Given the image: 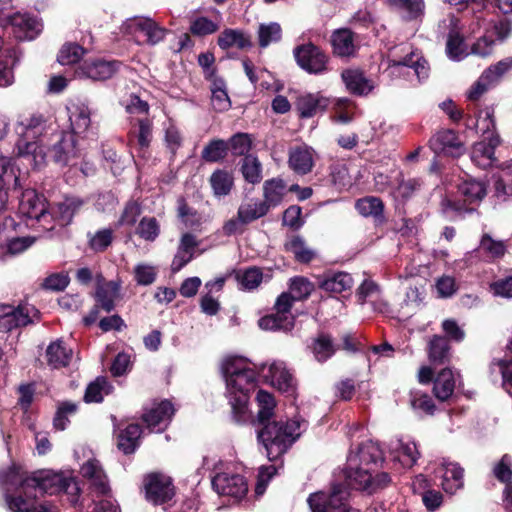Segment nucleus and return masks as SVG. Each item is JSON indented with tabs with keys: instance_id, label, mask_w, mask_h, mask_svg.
Listing matches in <instances>:
<instances>
[{
	"instance_id": "nucleus-1",
	"label": "nucleus",
	"mask_w": 512,
	"mask_h": 512,
	"mask_svg": "<svg viewBox=\"0 0 512 512\" xmlns=\"http://www.w3.org/2000/svg\"><path fill=\"white\" fill-rule=\"evenodd\" d=\"M3 482L6 485L18 486L15 495L6 491L5 500L11 512H55L51 505L44 503L36 505L34 501L36 494L33 497L30 496L31 490L48 495L63 492L71 497V502H75L80 493L78 482L74 477L52 470L37 471L31 476L23 477L20 469L13 466L3 477Z\"/></svg>"
},
{
	"instance_id": "nucleus-2",
	"label": "nucleus",
	"mask_w": 512,
	"mask_h": 512,
	"mask_svg": "<svg viewBox=\"0 0 512 512\" xmlns=\"http://www.w3.org/2000/svg\"><path fill=\"white\" fill-rule=\"evenodd\" d=\"M221 373L226 385L225 396L232 410V418L238 424L251 420L248 407L249 395L257 384L258 374L254 364L242 356H227L221 362Z\"/></svg>"
},
{
	"instance_id": "nucleus-3",
	"label": "nucleus",
	"mask_w": 512,
	"mask_h": 512,
	"mask_svg": "<svg viewBox=\"0 0 512 512\" xmlns=\"http://www.w3.org/2000/svg\"><path fill=\"white\" fill-rule=\"evenodd\" d=\"M382 459L383 451L378 443L367 441L361 444L357 452H351L348 456L345 472L347 486L368 494L386 487L391 481L389 474L380 472L373 475L368 467Z\"/></svg>"
},
{
	"instance_id": "nucleus-4",
	"label": "nucleus",
	"mask_w": 512,
	"mask_h": 512,
	"mask_svg": "<svg viewBox=\"0 0 512 512\" xmlns=\"http://www.w3.org/2000/svg\"><path fill=\"white\" fill-rule=\"evenodd\" d=\"M306 427V421L300 418L274 421L258 431L257 439L265 448L268 459L273 461L288 451Z\"/></svg>"
},
{
	"instance_id": "nucleus-5",
	"label": "nucleus",
	"mask_w": 512,
	"mask_h": 512,
	"mask_svg": "<svg viewBox=\"0 0 512 512\" xmlns=\"http://www.w3.org/2000/svg\"><path fill=\"white\" fill-rule=\"evenodd\" d=\"M19 218L25 219L26 227L39 224L44 230H52V214L47 210L46 201L34 189H25L19 202Z\"/></svg>"
},
{
	"instance_id": "nucleus-6",
	"label": "nucleus",
	"mask_w": 512,
	"mask_h": 512,
	"mask_svg": "<svg viewBox=\"0 0 512 512\" xmlns=\"http://www.w3.org/2000/svg\"><path fill=\"white\" fill-rule=\"evenodd\" d=\"M349 495L346 485L337 483L328 491L310 494L307 503L311 512H359L347 503Z\"/></svg>"
},
{
	"instance_id": "nucleus-7",
	"label": "nucleus",
	"mask_w": 512,
	"mask_h": 512,
	"mask_svg": "<svg viewBox=\"0 0 512 512\" xmlns=\"http://www.w3.org/2000/svg\"><path fill=\"white\" fill-rule=\"evenodd\" d=\"M458 192L464 198L463 202L448 197L441 201L442 212L449 217L462 212L473 211V208H469L468 205L481 201L486 195V188L480 181L466 180L459 185Z\"/></svg>"
},
{
	"instance_id": "nucleus-8",
	"label": "nucleus",
	"mask_w": 512,
	"mask_h": 512,
	"mask_svg": "<svg viewBox=\"0 0 512 512\" xmlns=\"http://www.w3.org/2000/svg\"><path fill=\"white\" fill-rule=\"evenodd\" d=\"M145 498L154 505H162L170 501L174 495V486L169 476L163 473H150L143 480Z\"/></svg>"
},
{
	"instance_id": "nucleus-9",
	"label": "nucleus",
	"mask_w": 512,
	"mask_h": 512,
	"mask_svg": "<svg viewBox=\"0 0 512 512\" xmlns=\"http://www.w3.org/2000/svg\"><path fill=\"white\" fill-rule=\"evenodd\" d=\"M431 150L438 157L460 158L466 148L458 134L452 129H442L429 140Z\"/></svg>"
},
{
	"instance_id": "nucleus-10",
	"label": "nucleus",
	"mask_w": 512,
	"mask_h": 512,
	"mask_svg": "<svg viewBox=\"0 0 512 512\" xmlns=\"http://www.w3.org/2000/svg\"><path fill=\"white\" fill-rule=\"evenodd\" d=\"M294 56L297 64L310 74H321L327 70L328 56L312 43L297 46Z\"/></svg>"
},
{
	"instance_id": "nucleus-11",
	"label": "nucleus",
	"mask_w": 512,
	"mask_h": 512,
	"mask_svg": "<svg viewBox=\"0 0 512 512\" xmlns=\"http://www.w3.org/2000/svg\"><path fill=\"white\" fill-rule=\"evenodd\" d=\"M38 316V311L29 304L13 307L0 305V331H10L14 328L25 326L33 322Z\"/></svg>"
},
{
	"instance_id": "nucleus-12",
	"label": "nucleus",
	"mask_w": 512,
	"mask_h": 512,
	"mask_svg": "<svg viewBox=\"0 0 512 512\" xmlns=\"http://www.w3.org/2000/svg\"><path fill=\"white\" fill-rule=\"evenodd\" d=\"M213 489L221 496H227L239 501L248 492L245 478L239 474L228 472L217 473L212 479Z\"/></svg>"
},
{
	"instance_id": "nucleus-13",
	"label": "nucleus",
	"mask_w": 512,
	"mask_h": 512,
	"mask_svg": "<svg viewBox=\"0 0 512 512\" xmlns=\"http://www.w3.org/2000/svg\"><path fill=\"white\" fill-rule=\"evenodd\" d=\"M490 182L493 185L494 197L499 202H505L512 197V162L491 165Z\"/></svg>"
},
{
	"instance_id": "nucleus-14",
	"label": "nucleus",
	"mask_w": 512,
	"mask_h": 512,
	"mask_svg": "<svg viewBox=\"0 0 512 512\" xmlns=\"http://www.w3.org/2000/svg\"><path fill=\"white\" fill-rule=\"evenodd\" d=\"M313 288V284L306 278L295 277L290 281L289 292H284L277 298L275 307L281 312H289L293 302L309 297Z\"/></svg>"
},
{
	"instance_id": "nucleus-15",
	"label": "nucleus",
	"mask_w": 512,
	"mask_h": 512,
	"mask_svg": "<svg viewBox=\"0 0 512 512\" xmlns=\"http://www.w3.org/2000/svg\"><path fill=\"white\" fill-rule=\"evenodd\" d=\"M81 475L88 480L94 493L107 496L110 493V485L105 471L100 462L91 458L81 466Z\"/></svg>"
},
{
	"instance_id": "nucleus-16",
	"label": "nucleus",
	"mask_w": 512,
	"mask_h": 512,
	"mask_svg": "<svg viewBox=\"0 0 512 512\" xmlns=\"http://www.w3.org/2000/svg\"><path fill=\"white\" fill-rule=\"evenodd\" d=\"M387 448L391 459L406 468L412 467L420 455L416 443L410 439H391Z\"/></svg>"
},
{
	"instance_id": "nucleus-17",
	"label": "nucleus",
	"mask_w": 512,
	"mask_h": 512,
	"mask_svg": "<svg viewBox=\"0 0 512 512\" xmlns=\"http://www.w3.org/2000/svg\"><path fill=\"white\" fill-rule=\"evenodd\" d=\"M174 412L171 402L164 400L147 409L142 419L151 432H162L168 426Z\"/></svg>"
},
{
	"instance_id": "nucleus-18",
	"label": "nucleus",
	"mask_w": 512,
	"mask_h": 512,
	"mask_svg": "<svg viewBox=\"0 0 512 512\" xmlns=\"http://www.w3.org/2000/svg\"><path fill=\"white\" fill-rule=\"evenodd\" d=\"M264 376L267 382L279 391L289 393L290 395L294 393L296 387L295 379L284 362L274 361L270 363Z\"/></svg>"
},
{
	"instance_id": "nucleus-19",
	"label": "nucleus",
	"mask_w": 512,
	"mask_h": 512,
	"mask_svg": "<svg viewBox=\"0 0 512 512\" xmlns=\"http://www.w3.org/2000/svg\"><path fill=\"white\" fill-rule=\"evenodd\" d=\"M131 32L140 33L146 38V42L155 45L162 41L166 35V29L159 26L154 20L146 17H135L128 23Z\"/></svg>"
},
{
	"instance_id": "nucleus-20",
	"label": "nucleus",
	"mask_w": 512,
	"mask_h": 512,
	"mask_svg": "<svg viewBox=\"0 0 512 512\" xmlns=\"http://www.w3.org/2000/svg\"><path fill=\"white\" fill-rule=\"evenodd\" d=\"M437 474L446 493L454 494L463 487V469L457 463L443 460Z\"/></svg>"
},
{
	"instance_id": "nucleus-21",
	"label": "nucleus",
	"mask_w": 512,
	"mask_h": 512,
	"mask_svg": "<svg viewBox=\"0 0 512 512\" xmlns=\"http://www.w3.org/2000/svg\"><path fill=\"white\" fill-rule=\"evenodd\" d=\"M13 33L20 40H32L41 31L42 25L35 18L28 14H14L10 18Z\"/></svg>"
},
{
	"instance_id": "nucleus-22",
	"label": "nucleus",
	"mask_w": 512,
	"mask_h": 512,
	"mask_svg": "<svg viewBox=\"0 0 512 512\" xmlns=\"http://www.w3.org/2000/svg\"><path fill=\"white\" fill-rule=\"evenodd\" d=\"M46 122L40 113H23L18 117L15 131L17 135L38 138L46 128Z\"/></svg>"
},
{
	"instance_id": "nucleus-23",
	"label": "nucleus",
	"mask_w": 512,
	"mask_h": 512,
	"mask_svg": "<svg viewBox=\"0 0 512 512\" xmlns=\"http://www.w3.org/2000/svg\"><path fill=\"white\" fill-rule=\"evenodd\" d=\"M12 157L26 158L28 160H43L46 157L44 147L38 138L17 135L12 151Z\"/></svg>"
},
{
	"instance_id": "nucleus-24",
	"label": "nucleus",
	"mask_w": 512,
	"mask_h": 512,
	"mask_svg": "<svg viewBox=\"0 0 512 512\" xmlns=\"http://www.w3.org/2000/svg\"><path fill=\"white\" fill-rule=\"evenodd\" d=\"M199 242L196 237L190 233H184L179 241V245L171 263L172 272H179L186 266L195 255V250Z\"/></svg>"
},
{
	"instance_id": "nucleus-25",
	"label": "nucleus",
	"mask_w": 512,
	"mask_h": 512,
	"mask_svg": "<svg viewBox=\"0 0 512 512\" xmlns=\"http://www.w3.org/2000/svg\"><path fill=\"white\" fill-rule=\"evenodd\" d=\"M341 78L347 90L357 96L368 95L375 87L374 82L358 69L344 70Z\"/></svg>"
},
{
	"instance_id": "nucleus-26",
	"label": "nucleus",
	"mask_w": 512,
	"mask_h": 512,
	"mask_svg": "<svg viewBox=\"0 0 512 512\" xmlns=\"http://www.w3.org/2000/svg\"><path fill=\"white\" fill-rule=\"evenodd\" d=\"M357 298L361 305L370 303L376 312L384 313L388 310L387 303L381 298L379 286L372 280L366 279L357 289Z\"/></svg>"
},
{
	"instance_id": "nucleus-27",
	"label": "nucleus",
	"mask_w": 512,
	"mask_h": 512,
	"mask_svg": "<svg viewBox=\"0 0 512 512\" xmlns=\"http://www.w3.org/2000/svg\"><path fill=\"white\" fill-rule=\"evenodd\" d=\"M331 44L333 53L341 58L354 56L358 49L355 34L347 28L334 31Z\"/></svg>"
},
{
	"instance_id": "nucleus-28",
	"label": "nucleus",
	"mask_w": 512,
	"mask_h": 512,
	"mask_svg": "<svg viewBox=\"0 0 512 512\" xmlns=\"http://www.w3.org/2000/svg\"><path fill=\"white\" fill-rule=\"evenodd\" d=\"M329 105V100L319 93L300 95L295 103L296 110L301 118H311L323 112Z\"/></svg>"
},
{
	"instance_id": "nucleus-29",
	"label": "nucleus",
	"mask_w": 512,
	"mask_h": 512,
	"mask_svg": "<svg viewBox=\"0 0 512 512\" xmlns=\"http://www.w3.org/2000/svg\"><path fill=\"white\" fill-rule=\"evenodd\" d=\"M120 282L117 281H104L102 277L98 279L95 298L98 306L106 312L114 309L115 300L119 296Z\"/></svg>"
},
{
	"instance_id": "nucleus-30",
	"label": "nucleus",
	"mask_w": 512,
	"mask_h": 512,
	"mask_svg": "<svg viewBox=\"0 0 512 512\" xmlns=\"http://www.w3.org/2000/svg\"><path fill=\"white\" fill-rule=\"evenodd\" d=\"M287 193V185L280 178H272L266 180L263 184V200L262 202L270 211L279 206Z\"/></svg>"
},
{
	"instance_id": "nucleus-31",
	"label": "nucleus",
	"mask_w": 512,
	"mask_h": 512,
	"mask_svg": "<svg viewBox=\"0 0 512 512\" xmlns=\"http://www.w3.org/2000/svg\"><path fill=\"white\" fill-rule=\"evenodd\" d=\"M84 201L76 196L65 197L63 201L56 204L52 209V222L58 221L61 225H67L71 222L74 214L81 208Z\"/></svg>"
},
{
	"instance_id": "nucleus-32",
	"label": "nucleus",
	"mask_w": 512,
	"mask_h": 512,
	"mask_svg": "<svg viewBox=\"0 0 512 512\" xmlns=\"http://www.w3.org/2000/svg\"><path fill=\"white\" fill-rule=\"evenodd\" d=\"M456 374L449 368L441 370L434 379L433 393L440 401L448 400L456 387Z\"/></svg>"
},
{
	"instance_id": "nucleus-33",
	"label": "nucleus",
	"mask_w": 512,
	"mask_h": 512,
	"mask_svg": "<svg viewBox=\"0 0 512 512\" xmlns=\"http://www.w3.org/2000/svg\"><path fill=\"white\" fill-rule=\"evenodd\" d=\"M319 286L328 292L342 293L352 288L353 278L346 272H329L323 275Z\"/></svg>"
},
{
	"instance_id": "nucleus-34",
	"label": "nucleus",
	"mask_w": 512,
	"mask_h": 512,
	"mask_svg": "<svg viewBox=\"0 0 512 512\" xmlns=\"http://www.w3.org/2000/svg\"><path fill=\"white\" fill-rule=\"evenodd\" d=\"M120 63L117 61L96 60L85 63L83 73L92 80L103 81L111 78L117 71Z\"/></svg>"
},
{
	"instance_id": "nucleus-35",
	"label": "nucleus",
	"mask_w": 512,
	"mask_h": 512,
	"mask_svg": "<svg viewBox=\"0 0 512 512\" xmlns=\"http://www.w3.org/2000/svg\"><path fill=\"white\" fill-rule=\"evenodd\" d=\"M72 354V349L67 347L61 339H57L46 349L47 363L52 368L65 367L70 363Z\"/></svg>"
},
{
	"instance_id": "nucleus-36",
	"label": "nucleus",
	"mask_w": 512,
	"mask_h": 512,
	"mask_svg": "<svg viewBox=\"0 0 512 512\" xmlns=\"http://www.w3.org/2000/svg\"><path fill=\"white\" fill-rule=\"evenodd\" d=\"M276 313L262 317L258 325L262 330L267 331H290L294 326V317L289 312H281L276 307Z\"/></svg>"
},
{
	"instance_id": "nucleus-37",
	"label": "nucleus",
	"mask_w": 512,
	"mask_h": 512,
	"mask_svg": "<svg viewBox=\"0 0 512 512\" xmlns=\"http://www.w3.org/2000/svg\"><path fill=\"white\" fill-rule=\"evenodd\" d=\"M26 176L27 172L21 170L18 162H0V181L8 189L11 186L14 188L22 187V182Z\"/></svg>"
},
{
	"instance_id": "nucleus-38",
	"label": "nucleus",
	"mask_w": 512,
	"mask_h": 512,
	"mask_svg": "<svg viewBox=\"0 0 512 512\" xmlns=\"http://www.w3.org/2000/svg\"><path fill=\"white\" fill-rule=\"evenodd\" d=\"M218 45L222 49H228L236 46L239 49H245L252 46L250 37L241 30L225 29L218 37Z\"/></svg>"
},
{
	"instance_id": "nucleus-39",
	"label": "nucleus",
	"mask_w": 512,
	"mask_h": 512,
	"mask_svg": "<svg viewBox=\"0 0 512 512\" xmlns=\"http://www.w3.org/2000/svg\"><path fill=\"white\" fill-rule=\"evenodd\" d=\"M142 430L138 424H129L118 435V447L125 454H130L135 451L139 444V439Z\"/></svg>"
},
{
	"instance_id": "nucleus-40",
	"label": "nucleus",
	"mask_w": 512,
	"mask_h": 512,
	"mask_svg": "<svg viewBox=\"0 0 512 512\" xmlns=\"http://www.w3.org/2000/svg\"><path fill=\"white\" fill-rule=\"evenodd\" d=\"M235 279L241 290L251 291L259 287L264 280V274L257 267H250L237 271L235 273Z\"/></svg>"
},
{
	"instance_id": "nucleus-41",
	"label": "nucleus",
	"mask_w": 512,
	"mask_h": 512,
	"mask_svg": "<svg viewBox=\"0 0 512 512\" xmlns=\"http://www.w3.org/2000/svg\"><path fill=\"white\" fill-rule=\"evenodd\" d=\"M390 7L403 13L407 20H413L424 12L423 0H387Z\"/></svg>"
},
{
	"instance_id": "nucleus-42",
	"label": "nucleus",
	"mask_w": 512,
	"mask_h": 512,
	"mask_svg": "<svg viewBox=\"0 0 512 512\" xmlns=\"http://www.w3.org/2000/svg\"><path fill=\"white\" fill-rule=\"evenodd\" d=\"M479 250L489 259H499L505 255L507 247L504 241L494 239L485 233L481 237Z\"/></svg>"
},
{
	"instance_id": "nucleus-43",
	"label": "nucleus",
	"mask_w": 512,
	"mask_h": 512,
	"mask_svg": "<svg viewBox=\"0 0 512 512\" xmlns=\"http://www.w3.org/2000/svg\"><path fill=\"white\" fill-rule=\"evenodd\" d=\"M268 212V208L262 201L252 199L240 205L238 209V216L242 219V222H246L248 224L265 216Z\"/></svg>"
},
{
	"instance_id": "nucleus-44",
	"label": "nucleus",
	"mask_w": 512,
	"mask_h": 512,
	"mask_svg": "<svg viewBox=\"0 0 512 512\" xmlns=\"http://www.w3.org/2000/svg\"><path fill=\"white\" fill-rule=\"evenodd\" d=\"M112 385L104 377H98L94 382L90 383L86 389L84 400L87 403H99L105 395L112 392Z\"/></svg>"
},
{
	"instance_id": "nucleus-45",
	"label": "nucleus",
	"mask_w": 512,
	"mask_h": 512,
	"mask_svg": "<svg viewBox=\"0 0 512 512\" xmlns=\"http://www.w3.org/2000/svg\"><path fill=\"white\" fill-rule=\"evenodd\" d=\"M69 120L74 133L85 132L91 123L88 107L85 105L74 106L70 111Z\"/></svg>"
},
{
	"instance_id": "nucleus-46",
	"label": "nucleus",
	"mask_w": 512,
	"mask_h": 512,
	"mask_svg": "<svg viewBox=\"0 0 512 512\" xmlns=\"http://www.w3.org/2000/svg\"><path fill=\"white\" fill-rule=\"evenodd\" d=\"M281 37L282 29L278 23L260 24L258 28V43L261 48H266L270 44L280 41Z\"/></svg>"
},
{
	"instance_id": "nucleus-47",
	"label": "nucleus",
	"mask_w": 512,
	"mask_h": 512,
	"mask_svg": "<svg viewBox=\"0 0 512 512\" xmlns=\"http://www.w3.org/2000/svg\"><path fill=\"white\" fill-rule=\"evenodd\" d=\"M286 249L291 252L297 261L307 263L311 261L316 253L310 249L301 237L295 236L285 244Z\"/></svg>"
},
{
	"instance_id": "nucleus-48",
	"label": "nucleus",
	"mask_w": 512,
	"mask_h": 512,
	"mask_svg": "<svg viewBox=\"0 0 512 512\" xmlns=\"http://www.w3.org/2000/svg\"><path fill=\"white\" fill-rule=\"evenodd\" d=\"M226 142L228 143V151L230 150L234 157L245 156L247 158V154L252 147V137L248 133H236Z\"/></svg>"
},
{
	"instance_id": "nucleus-49",
	"label": "nucleus",
	"mask_w": 512,
	"mask_h": 512,
	"mask_svg": "<svg viewBox=\"0 0 512 512\" xmlns=\"http://www.w3.org/2000/svg\"><path fill=\"white\" fill-rule=\"evenodd\" d=\"M54 158L56 160H67L70 158H77L75 148V139L73 135L64 134L61 139L54 145Z\"/></svg>"
},
{
	"instance_id": "nucleus-50",
	"label": "nucleus",
	"mask_w": 512,
	"mask_h": 512,
	"mask_svg": "<svg viewBox=\"0 0 512 512\" xmlns=\"http://www.w3.org/2000/svg\"><path fill=\"white\" fill-rule=\"evenodd\" d=\"M211 104L214 110L218 112L227 111L230 106V98L225 89V84L222 80H216L211 88Z\"/></svg>"
},
{
	"instance_id": "nucleus-51",
	"label": "nucleus",
	"mask_w": 512,
	"mask_h": 512,
	"mask_svg": "<svg viewBox=\"0 0 512 512\" xmlns=\"http://www.w3.org/2000/svg\"><path fill=\"white\" fill-rule=\"evenodd\" d=\"M256 401L259 408L257 419L260 423H264L273 415V411L276 406L275 399L272 394L264 390H259L256 396Z\"/></svg>"
},
{
	"instance_id": "nucleus-52",
	"label": "nucleus",
	"mask_w": 512,
	"mask_h": 512,
	"mask_svg": "<svg viewBox=\"0 0 512 512\" xmlns=\"http://www.w3.org/2000/svg\"><path fill=\"white\" fill-rule=\"evenodd\" d=\"M158 269L155 265L148 263H138L133 268L134 280L137 285L149 286L153 284L157 278Z\"/></svg>"
},
{
	"instance_id": "nucleus-53",
	"label": "nucleus",
	"mask_w": 512,
	"mask_h": 512,
	"mask_svg": "<svg viewBox=\"0 0 512 512\" xmlns=\"http://www.w3.org/2000/svg\"><path fill=\"white\" fill-rule=\"evenodd\" d=\"M500 145V138L498 135H491L486 140L477 142L473 146L472 158H487L495 160V148Z\"/></svg>"
},
{
	"instance_id": "nucleus-54",
	"label": "nucleus",
	"mask_w": 512,
	"mask_h": 512,
	"mask_svg": "<svg viewBox=\"0 0 512 512\" xmlns=\"http://www.w3.org/2000/svg\"><path fill=\"white\" fill-rule=\"evenodd\" d=\"M136 234L145 241L153 242L160 234V225L154 217H143L137 228Z\"/></svg>"
},
{
	"instance_id": "nucleus-55",
	"label": "nucleus",
	"mask_w": 512,
	"mask_h": 512,
	"mask_svg": "<svg viewBox=\"0 0 512 512\" xmlns=\"http://www.w3.org/2000/svg\"><path fill=\"white\" fill-rule=\"evenodd\" d=\"M85 50L76 43H66L59 51L57 60L61 65H72L80 61Z\"/></svg>"
},
{
	"instance_id": "nucleus-56",
	"label": "nucleus",
	"mask_w": 512,
	"mask_h": 512,
	"mask_svg": "<svg viewBox=\"0 0 512 512\" xmlns=\"http://www.w3.org/2000/svg\"><path fill=\"white\" fill-rule=\"evenodd\" d=\"M210 182L216 196L227 195L233 185L232 176L229 173L221 170H218L212 174Z\"/></svg>"
},
{
	"instance_id": "nucleus-57",
	"label": "nucleus",
	"mask_w": 512,
	"mask_h": 512,
	"mask_svg": "<svg viewBox=\"0 0 512 512\" xmlns=\"http://www.w3.org/2000/svg\"><path fill=\"white\" fill-rule=\"evenodd\" d=\"M449 355V346L445 338L434 336L429 343V358L434 363L444 362Z\"/></svg>"
},
{
	"instance_id": "nucleus-58",
	"label": "nucleus",
	"mask_w": 512,
	"mask_h": 512,
	"mask_svg": "<svg viewBox=\"0 0 512 512\" xmlns=\"http://www.w3.org/2000/svg\"><path fill=\"white\" fill-rule=\"evenodd\" d=\"M228 143L222 139L211 140L202 151V160H222L227 156Z\"/></svg>"
},
{
	"instance_id": "nucleus-59",
	"label": "nucleus",
	"mask_w": 512,
	"mask_h": 512,
	"mask_svg": "<svg viewBox=\"0 0 512 512\" xmlns=\"http://www.w3.org/2000/svg\"><path fill=\"white\" fill-rule=\"evenodd\" d=\"M312 351L316 360L323 362L334 354L335 348L329 336L320 335L314 340Z\"/></svg>"
},
{
	"instance_id": "nucleus-60",
	"label": "nucleus",
	"mask_w": 512,
	"mask_h": 512,
	"mask_svg": "<svg viewBox=\"0 0 512 512\" xmlns=\"http://www.w3.org/2000/svg\"><path fill=\"white\" fill-rule=\"evenodd\" d=\"M446 52L453 60H459L467 55L463 37L458 32L451 31L448 34Z\"/></svg>"
},
{
	"instance_id": "nucleus-61",
	"label": "nucleus",
	"mask_w": 512,
	"mask_h": 512,
	"mask_svg": "<svg viewBox=\"0 0 512 512\" xmlns=\"http://www.w3.org/2000/svg\"><path fill=\"white\" fill-rule=\"evenodd\" d=\"M410 402L412 408L420 413L432 415L435 411V405L431 397L421 391H413Z\"/></svg>"
},
{
	"instance_id": "nucleus-62",
	"label": "nucleus",
	"mask_w": 512,
	"mask_h": 512,
	"mask_svg": "<svg viewBox=\"0 0 512 512\" xmlns=\"http://www.w3.org/2000/svg\"><path fill=\"white\" fill-rule=\"evenodd\" d=\"M494 476L501 482L511 485L512 481V457L504 454L493 467Z\"/></svg>"
},
{
	"instance_id": "nucleus-63",
	"label": "nucleus",
	"mask_w": 512,
	"mask_h": 512,
	"mask_svg": "<svg viewBox=\"0 0 512 512\" xmlns=\"http://www.w3.org/2000/svg\"><path fill=\"white\" fill-rule=\"evenodd\" d=\"M357 211L363 216H378L382 213L383 204L376 197H366L356 202Z\"/></svg>"
},
{
	"instance_id": "nucleus-64",
	"label": "nucleus",
	"mask_w": 512,
	"mask_h": 512,
	"mask_svg": "<svg viewBox=\"0 0 512 512\" xmlns=\"http://www.w3.org/2000/svg\"><path fill=\"white\" fill-rule=\"evenodd\" d=\"M113 241V230L110 228H103L95 232L89 239L91 249L97 252L106 250Z\"/></svg>"
}]
</instances>
